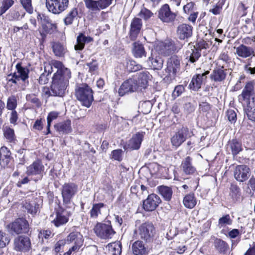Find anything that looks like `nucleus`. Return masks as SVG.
Returning a JSON list of instances; mask_svg holds the SVG:
<instances>
[{"label": "nucleus", "mask_w": 255, "mask_h": 255, "mask_svg": "<svg viewBox=\"0 0 255 255\" xmlns=\"http://www.w3.org/2000/svg\"><path fill=\"white\" fill-rule=\"evenodd\" d=\"M71 78L70 70L63 69L56 72L52 78L51 86L52 95L53 96L63 97Z\"/></svg>", "instance_id": "obj_1"}, {"label": "nucleus", "mask_w": 255, "mask_h": 255, "mask_svg": "<svg viewBox=\"0 0 255 255\" xmlns=\"http://www.w3.org/2000/svg\"><path fill=\"white\" fill-rule=\"evenodd\" d=\"M75 95L82 104L89 108L93 100V91L91 88L86 84H82L75 89Z\"/></svg>", "instance_id": "obj_2"}, {"label": "nucleus", "mask_w": 255, "mask_h": 255, "mask_svg": "<svg viewBox=\"0 0 255 255\" xmlns=\"http://www.w3.org/2000/svg\"><path fill=\"white\" fill-rule=\"evenodd\" d=\"M78 185L74 183L70 182L65 183L62 188V196L63 203L65 206L69 209L73 210L74 204L71 201V199L78 192Z\"/></svg>", "instance_id": "obj_3"}, {"label": "nucleus", "mask_w": 255, "mask_h": 255, "mask_svg": "<svg viewBox=\"0 0 255 255\" xmlns=\"http://www.w3.org/2000/svg\"><path fill=\"white\" fill-rule=\"evenodd\" d=\"M134 233L139 238L150 242L154 236V227L152 223L145 222L136 226Z\"/></svg>", "instance_id": "obj_4"}, {"label": "nucleus", "mask_w": 255, "mask_h": 255, "mask_svg": "<svg viewBox=\"0 0 255 255\" xmlns=\"http://www.w3.org/2000/svg\"><path fill=\"white\" fill-rule=\"evenodd\" d=\"M183 47V44L179 41L174 42L171 39H166L158 43L156 49L161 54L168 55L173 52H177Z\"/></svg>", "instance_id": "obj_5"}, {"label": "nucleus", "mask_w": 255, "mask_h": 255, "mask_svg": "<svg viewBox=\"0 0 255 255\" xmlns=\"http://www.w3.org/2000/svg\"><path fill=\"white\" fill-rule=\"evenodd\" d=\"M11 234L19 235L27 233L29 231L28 222L24 218H19L6 226Z\"/></svg>", "instance_id": "obj_6"}, {"label": "nucleus", "mask_w": 255, "mask_h": 255, "mask_svg": "<svg viewBox=\"0 0 255 255\" xmlns=\"http://www.w3.org/2000/svg\"><path fill=\"white\" fill-rule=\"evenodd\" d=\"M94 231L97 237L104 240L112 238L116 233L110 222L98 223L94 228Z\"/></svg>", "instance_id": "obj_7"}, {"label": "nucleus", "mask_w": 255, "mask_h": 255, "mask_svg": "<svg viewBox=\"0 0 255 255\" xmlns=\"http://www.w3.org/2000/svg\"><path fill=\"white\" fill-rule=\"evenodd\" d=\"M180 70V59L176 56H172L167 61L165 72L170 80L174 79Z\"/></svg>", "instance_id": "obj_8"}, {"label": "nucleus", "mask_w": 255, "mask_h": 255, "mask_svg": "<svg viewBox=\"0 0 255 255\" xmlns=\"http://www.w3.org/2000/svg\"><path fill=\"white\" fill-rule=\"evenodd\" d=\"M192 135V133L189 131L188 128L183 127L171 137V144L172 146L177 148Z\"/></svg>", "instance_id": "obj_9"}, {"label": "nucleus", "mask_w": 255, "mask_h": 255, "mask_svg": "<svg viewBox=\"0 0 255 255\" xmlns=\"http://www.w3.org/2000/svg\"><path fill=\"white\" fill-rule=\"evenodd\" d=\"M68 4L69 0H46L48 10L54 14H59L64 11Z\"/></svg>", "instance_id": "obj_10"}, {"label": "nucleus", "mask_w": 255, "mask_h": 255, "mask_svg": "<svg viewBox=\"0 0 255 255\" xmlns=\"http://www.w3.org/2000/svg\"><path fill=\"white\" fill-rule=\"evenodd\" d=\"M31 248L30 239L23 235L18 236L13 241V249L16 252H26Z\"/></svg>", "instance_id": "obj_11"}, {"label": "nucleus", "mask_w": 255, "mask_h": 255, "mask_svg": "<svg viewBox=\"0 0 255 255\" xmlns=\"http://www.w3.org/2000/svg\"><path fill=\"white\" fill-rule=\"evenodd\" d=\"M177 14L171 10L168 4H163L159 9L158 13V18L165 23L173 22Z\"/></svg>", "instance_id": "obj_12"}, {"label": "nucleus", "mask_w": 255, "mask_h": 255, "mask_svg": "<svg viewBox=\"0 0 255 255\" xmlns=\"http://www.w3.org/2000/svg\"><path fill=\"white\" fill-rule=\"evenodd\" d=\"M138 90L137 79L135 78H129L125 81L119 89V94L123 96L126 94L133 92Z\"/></svg>", "instance_id": "obj_13"}, {"label": "nucleus", "mask_w": 255, "mask_h": 255, "mask_svg": "<svg viewBox=\"0 0 255 255\" xmlns=\"http://www.w3.org/2000/svg\"><path fill=\"white\" fill-rule=\"evenodd\" d=\"M201 56L200 50L192 44L189 43L184 53L187 64L189 63H194L196 62Z\"/></svg>", "instance_id": "obj_14"}, {"label": "nucleus", "mask_w": 255, "mask_h": 255, "mask_svg": "<svg viewBox=\"0 0 255 255\" xmlns=\"http://www.w3.org/2000/svg\"><path fill=\"white\" fill-rule=\"evenodd\" d=\"M193 27L187 23L179 24L176 29V35L180 40L187 41L193 34Z\"/></svg>", "instance_id": "obj_15"}, {"label": "nucleus", "mask_w": 255, "mask_h": 255, "mask_svg": "<svg viewBox=\"0 0 255 255\" xmlns=\"http://www.w3.org/2000/svg\"><path fill=\"white\" fill-rule=\"evenodd\" d=\"M65 208V209L61 212H57L56 218L51 221L56 227L62 226L67 223L69 220V217L73 211L67 208L66 206Z\"/></svg>", "instance_id": "obj_16"}, {"label": "nucleus", "mask_w": 255, "mask_h": 255, "mask_svg": "<svg viewBox=\"0 0 255 255\" xmlns=\"http://www.w3.org/2000/svg\"><path fill=\"white\" fill-rule=\"evenodd\" d=\"M159 197L155 194H151L143 202V208L146 211H154L161 203Z\"/></svg>", "instance_id": "obj_17"}, {"label": "nucleus", "mask_w": 255, "mask_h": 255, "mask_svg": "<svg viewBox=\"0 0 255 255\" xmlns=\"http://www.w3.org/2000/svg\"><path fill=\"white\" fill-rule=\"evenodd\" d=\"M235 54L242 58H248V60L255 56V49L244 44L236 48Z\"/></svg>", "instance_id": "obj_18"}, {"label": "nucleus", "mask_w": 255, "mask_h": 255, "mask_svg": "<svg viewBox=\"0 0 255 255\" xmlns=\"http://www.w3.org/2000/svg\"><path fill=\"white\" fill-rule=\"evenodd\" d=\"M145 63L147 66L152 69L160 70L163 66V60L156 52H152L151 55Z\"/></svg>", "instance_id": "obj_19"}, {"label": "nucleus", "mask_w": 255, "mask_h": 255, "mask_svg": "<svg viewBox=\"0 0 255 255\" xmlns=\"http://www.w3.org/2000/svg\"><path fill=\"white\" fill-rule=\"evenodd\" d=\"M250 168L245 165L236 166L234 170V177L239 182H244L249 178Z\"/></svg>", "instance_id": "obj_20"}, {"label": "nucleus", "mask_w": 255, "mask_h": 255, "mask_svg": "<svg viewBox=\"0 0 255 255\" xmlns=\"http://www.w3.org/2000/svg\"><path fill=\"white\" fill-rule=\"evenodd\" d=\"M44 170V167L42 162L36 160L27 167L26 174L29 176L41 175Z\"/></svg>", "instance_id": "obj_21"}, {"label": "nucleus", "mask_w": 255, "mask_h": 255, "mask_svg": "<svg viewBox=\"0 0 255 255\" xmlns=\"http://www.w3.org/2000/svg\"><path fill=\"white\" fill-rule=\"evenodd\" d=\"M226 71V69H224L223 66H217L215 67L210 75L211 79L216 82L224 81L227 76Z\"/></svg>", "instance_id": "obj_22"}, {"label": "nucleus", "mask_w": 255, "mask_h": 255, "mask_svg": "<svg viewBox=\"0 0 255 255\" xmlns=\"http://www.w3.org/2000/svg\"><path fill=\"white\" fill-rule=\"evenodd\" d=\"M151 75L147 71L140 72L138 74L137 76H133L137 79L138 88L140 90L145 89L147 85L148 80L150 79Z\"/></svg>", "instance_id": "obj_23"}, {"label": "nucleus", "mask_w": 255, "mask_h": 255, "mask_svg": "<svg viewBox=\"0 0 255 255\" xmlns=\"http://www.w3.org/2000/svg\"><path fill=\"white\" fill-rule=\"evenodd\" d=\"M209 73L207 71L202 74H197L193 77L191 82L189 84V87L194 91H197L201 88L204 79L206 78V76Z\"/></svg>", "instance_id": "obj_24"}, {"label": "nucleus", "mask_w": 255, "mask_h": 255, "mask_svg": "<svg viewBox=\"0 0 255 255\" xmlns=\"http://www.w3.org/2000/svg\"><path fill=\"white\" fill-rule=\"evenodd\" d=\"M181 168L186 175H192L196 171V168L192 164V159L189 156L186 157L182 161Z\"/></svg>", "instance_id": "obj_25"}, {"label": "nucleus", "mask_w": 255, "mask_h": 255, "mask_svg": "<svg viewBox=\"0 0 255 255\" xmlns=\"http://www.w3.org/2000/svg\"><path fill=\"white\" fill-rule=\"evenodd\" d=\"M141 20L139 18H134L130 23V36L132 40H134L139 33L142 27Z\"/></svg>", "instance_id": "obj_26"}, {"label": "nucleus", "mask_w": 255, "mask_h": 255, "mask_svg": "<svg viewBox=\"0 0 255 255\" xmlns=\"http://www.w3.org/2000/svg\"><path fill=\"white\" fill-rule=\"evenodd\" d=\"M143 136V132H137L133 135L128 141V147L131 149H138L140 147Z\"/></svg>", "instance_id": "obj_27"}, {"label": "nucleus", "mask_w": 255, "mask_h": 255, "mask_svg": "<svg viewBox=\"0 0 255 255\" xmlns=\"http://www.w3.org/2000/svg\"><path fill=\"white\" fill-rule=\"evenodd\" d=\"M54 128L60 134H67L71 132V121H65L58 123L54 126Z\"/></svg>", "instance_id": "obj_28"}, {"label": "nucleus", "mask_w": 255, "mask_h": 255, "mask_svg": "<svg viewBox=\"0 0 255 255\" xmlns=\"http://www.w3.org/2000/svg\"><path fill=\"white\" fill-rule=\"evenodd\" d=\"M213 244L215 249L220 253H225L229 249V245L221 239L215 238Z\"/></svg>", "instance_id": "obj_29"}, {"label": "nucleus", "mask_w": 255, "mask_h": 255, "mask_svg": "<svg viewBox=\"0 0 255 255\" xmlns=\"http://www.w3.org/2000/svg\"><path fill=\"white\" fill-rule=\"evenodd\" d=\"M184 206L189 209H193L197 204V200L194 194L190 193L185 195L183 200Z\"/></svg>", "instance_id": "obj_30"}, {"label": "nucleus", "mask_w": 255, "mask_h": 255, "mask_svg": "<svg viewBox=\"0 0 255 255\" xmlns=\"http://www.w3.org/2000/svg\"><path fill=\"white\" fill-rule=\"evenodd\" d=\"M10 156L9 150L5 146L1 147L0 149V164L2 166L7 165L9 162Z\"/></svg>", "instance_id": "obj_31"}, {"label": "nucleus", "mask_w": 255, "mask_h": 255, "mask_svg": "<svg viewBox=\"0 0 255 255\" xmlns=\"http://www.w3.org/2000/svg\"><path fill=\"white\" fill-rule=\"evenodd\" d=\"M241 190L236 184H232L230 188V196L234 202L239 201L241 197Z\"/></svg>", "instance_id": "obj_32"}, {"label": "nucleus", "mask_w": 255, "mask_h": 255, "mask_svg": "<svg viewBox=\"0 0 255 255\" xmlns=\"http://www.w3.org/2000/svg\"><path fill=\"white\" fill-rule=\"evenodd\" d=\"M17 72H16V79L18 78L24 81L28 77L29 70L26 68L22 67L19 63L16 65Z\"/></svg>", "instance_id": "obj_33"}, {"label": "nucleus", "mask_w": 255, "mask_h": 255, "mask_svg": "<svg viewBox=\"0 0 255 255\" xmlns=\"http://www.w3.org/2000/svg\"><path fill=\"white\" fill-rule=\"evenodd\" d=\"M93 40L92 38L90 37H86L83 34H80L77 38V44L75 45L76 50H82L85 46L86 42H90Z\"/></svg>", "instance_id": "obj_34"}, {"label": "nucleus", "mask_w": 255, "mask_h": 255, "mask_svg": "<svg viewBox=\"0 0 255 255\" xmlns=\"http://www.w3.org/2000/svg\"><path fill=\"white\" fill-rule=\"evenodd\" d=\"M107 248L110 255H120L122 253V245L119 242L110 244Z\"/></svg>", "instance_id": "obj_35"}, {"label": "nucleus", "mask_w": 255, "mask_h": 255, "mask_svg": "<svg viewBox=\"0 0 255 255\" xmlns=\"http://www.w3.org/2000/svg\"><path fill=\"white\" fill-rule=\"evenodd\" d=\"M159 194L166 201H170L172 196L173 191L170 187L166 186H160L158 187Z\"/></svg>", "instance_id": "obj_36"}, {"label": "nucleus", "mask_w": 255, "mask_h": 255, "mask_svg": "<svg viewBox=\"0 0 255 255\" xmlns=\"http://www.w3.org/2000/svg\"><path fill=\"white\" fill-rule=\"evenodd\" d=\"M132 252L135 255H143L146 253V250L142 241L135 242L132 246Z\"/></svg>", "instance_id": "obj_37"}, {"label": "nucleus", "mask_w": 255, "mask_h": 255, "mask_svg": "<svg viewBox=\"0 0 255 255\" xmlns=\"http://www.w3.org/2000/svg\"><path fill=\"white\" fill-rule=\"evenodd\" d=\"M53 51L55 56L62 57L66 52L65 46L59 42H54L52 44Z\"/></svg>", "instance_id": "obj_38"}, {"label": "nucleus", "mask_w": 255, "mask_h": 255, "mask_svg": "<svg viewBox=\"0 0 255 255\" xmlns=\"http://www.w3.org/2000/svg\"><path fill=\"white\" fill-rule=\"evenodd\" d=\"M246 113L249 119L255 122V98L252 99L247 108Z\"/></svg>", "instance_id": "obj_39"}, {"label": "nucleus", "mask_w": 255, "mask_h": 255, "mask_svg": "<svg viewBox=\"0 0 255 255\" xmlns=\"http://www.w3.org/2000/svg\"><path fill=\"white\" fill-rule=\"evenodd\" d=\"M105 206L102 203L94 204L90 211V217L93 219H97L99 215L101 214V209Z\"/></svg>", "instance_id": "obj_40"}, {"label": "nucleus", "mask_w": 255, "mask_h": 255, "mask_svg": "<svg viewBox=\"0 0 255 255\" xmlns=\"http://www.w3.org/2000/svg\"><path fill=\"white\" fill-rule=\"evenodd\" d=\"M133 54L136 58H141L145 56V51L142 44L137 42L134 43Z\"/></svg>", "instance_id": "obj_41"}, {"label": "nucleus", "mask_w": 255, "mask_h": 255, "mask_svg": "<svg viewBox=\"0 0 255 255\" xmlns=\"http://www.w3.org/2000/svg\"><path fill=\"white\" fill-rule=\"evenodd\" d=\"M66 241L68 243H83V236L79 232H72L67 236Z\"/></svg>", "instance_id": "obj_42"}, {"label": "nucleus", "mask_w": 255, "mask_h": 255, "mask_svg": "<svg viewBox=\"0 0 255 255\" xmlns=\"http://www.w3.org/2000/svg\"><path fill=\"white\" fill-rule=\"evenodd\" d=\"M86 7L90 11H99L101 10L98 0H85Z\"/></svg>", "instance_id": "obj_43"}, {"label": "nucleus", "mask_w": 255, "mask_h": 255, "mask_svg": "<svg viewBox=\"0 0 255 255\" xmlns=\"http://www.w3.org/2000/svg\"><path fill=\"white\" fill-rule=\"evenodd\" d=\"M25 15V12L22 10L18 11L15 9L11 10L7 14V18L9 20H18Z\"/></svg>", "instance_id": "obj_44"}, {"label": "nucleus", "mask_w": 255, "mask_h": 255, "mask_svg": "<svg viewBox=\"0 0 255 255\" xmlns=\"http://www.w3.org/2000/svg\"><path fill=\"white\" fill-rule=\"evenodd\" d=\"M3 134L5 138L9 142L15 139V136L13 129L6 126L3 128Z\"/></svg>", "instance_id": "obj_45"}, {"label": "nucleus", "mask_w": 255, "mask_h": 255, "mask_svg": "<svg viewBox=\"0 0 255 255\" xmlns=\"http://www.w3.org/2000/svg\"><path fill=\"white\" fill-rule=\"evenodd\" d=\"M78 15L77 8H73L67 14L64 19V22L66 25H69L72 23L73 20Z\"/></svg>", "instance_id": "obj_46"}, {"label": "nucleus", "mask_w": 255, "mask_h": 255, "mask_svg": "<svg viewBox=\"0 0 255 255\" xmlns=\"http://www.w3.org/2000/svg\"><path fill=\"white\" fill-rule=\"evenodd\" d=\"M230 146L234 155L238 154L242 150L241 143L236 139H233L230 143Z\"/></svg>", "instance_id": "obj_47"}, {"label": "nucleus", "mask_w": 255, "mask_h": 255, "mask_svg": "<svg viewBox=\"0 0 255 255\" xmlns=\"http://www.w3.org/2000/svg\"><path fill=\"white\" fill-rule=\"evenodd\" d=\"M127 68L130 72H135L141 69L142 66L137 64L135 61L129 59L127 61Z\"/></svg>", "instance_id": "obj_48"}, {"label": "nucleus", "mask_w": 255, "mask_h": 255, "mask_svg": "<svg viewBox=\"0 0 255 255\" xmlns=\"http://www.w3.org/2000/svg\"><path fill=\"white\" fill-rule=\"evenodd\" d=\"M17 105V99L14 95H11L7 98L6 109L8 110L15 111Z\"/></svg>", "instance_id": "obj_49"}, {"label": "nucleus", "mask_w": 255, "mask_h": 255, "mask_svg": "<svg viewBox=\"0 0 255 255\" xmlns=\"http://www.w3.org/2000/svg\"><path fill=\"white\" fill-rule=\"evenodd\" d=\"M13 4V0H2L0 7V16H2Z\"/></svg>", "instance_id": "obj_50"}, {"label": "nucleus", "mask_w": 255, "mask_h": 255, "mask_svg": "<svg viewBox=\"0 0 255 255\" xmlns=\"http://www.w3.org/2000/svg\"><path fill=\"white\" fill-rule=\"evenodd\" d=\"M232 222L233 221L231 219L230 215L227 214L219 219L218 226L221 228L225 227L227 225H231Z\"/></svg>", "instance_id": "obj_51"}, {"label": "nucleus", "mask_w": 255, "mask_h": 255, "mask_svg": "<svg viewBox=\"0 0 255 255\" xmlns=\"http://www.w3.org/2000/svg\"><path fill=\"white\" fill-rule=\"evenodd\" d=\"M149 170L152 174H162L164 170H165V168L161 166L156 163H153L150 164Z\"/></svg>", "instance_id": "obj_52"}, {"label": "nucleus", "mask_w": 255, "mask_h": 255, "mask_svg": "<svg viewBox=\"0 0 255 255\" xmlns=\"http://www.w3.org/2000/svg\"><path fill=\"white\" fill-rule=\"evenodd\" d=\"M252 94V93L243 90L242 94L238 97L239 102L247 104L248 106L249 102H251L250 101H249V100Z\"/></svg>", "instance_id": "obj_53"}, {"label": "nucleus", "mask_w": 255, "mask_h": 255, "mask_svg": "<svg viewBox=\"0 0 255 255\" xmlns=\"http://www.w3.org/2000/svg\"><path fill=\"white\" fill-rule=\"evenodd\" d=\"M10 242V239L6 234L2 231H0V248H4Z\"/></svg>", "instance_id": "obj_54"}, {"label": "nucleus", "mask_w": 255, "mask_h": 255, "mask_svg": "<svg viewBox=\"0 0 255 255\" xmlns=\"http://www.w3.org/2000/svg\"><path fill=\"white\" fill-rule=\"evenodd\" d=\"M83 243H75L74 245L70 248L67 252L64 254L63 255H71L73 254L79 252L80 248L83 246Z\"/></svg>", "instance_id": "obj_55"}, {"label": "nucleus", "mask_w": 255, "mask_h": 255, "mask_svg": "<svg viewBox=\"0 0 255 255\" xmlns=\"http://www.w3.org/2000/svg\"><path fill=\"white\" fill-rule=\"evenodd\" d=\"M26 99L27 102H30L34 104L37 107H39L41 105L39 100L36 97L35 95L29 94L26 96Z\"/></svg>", "instance_id": "obj_56"}, {"label": "nucleus", "mask_w": 255, "mask_h": 255, "mask_svg": "<svg viewBox=\"0 0 255 255\" xmlns=\"http://www.w3.org/2000/svg\"><path fill=\"white\" fill-rule=\"evenodd\" d=\"M20 2L23 8L27 12L29 13L33 12V7L31 5V0H21Z\"/></svg>", "instance_id": "obj_57"}, {"label": "nucleus", "mask_w": 255, "mask_h": 255, "mask_svg": "<svg viewBox=\"0 0 255 255\" xmlns=\"http://www.w3.org/2000/svg\"><path fill=\"white\" fill-rule=\"evenodd\" d=\"M153 14V13L150 10L146 8H142L139 13V15L145 20L150 18Z\"/></svg>", "instance_id": "obj_58"}, {"label": "nucleus", "mask_w": 255, "mask_h": 255, "mask_svg": "<svg viewBox=\"0 0 255 255\" xmlns=\"http://www.w3.org/2000/svg\"><path fill=\"white\" fill-rule=\"evenodd\" d=\"M244 69L247 74L251 75L255 74V67H252L250 60H248L247 63L244 66Z\"/></svg>", "instance_id": "obj_59"}, {"label": "nucleus", "mask_w": 255, "mask_h": 255, "mask_svg": "<svg viewBox=\"0 0 255 255\" xmlns=\"http://www.w3.org/2000/svg\"><path fill=\"white\" fill-rule=\"evenodd\" d=\"M122 149L114 150L112 152V158L115 160L121 161L122 159Z\"/></svg>", "instance_id": "obj_60"}, {"label": "nucleus", "mask_w": 255, "mask_h": 255, "mask_svg": "<svg viewBox=\"0 0 255 255\" xmlns=\"http://www.w3.org/2000/svg\"><path fill=\"white\" fill-rule=\"evenodd\" d=\"M89 67V71L93 74H95L98 69V65L96 61L93 60L92 62L87 63Z\"/></svg>", "instance_id": "obj_61"}, {"label": "nucleus", "mask_w": 255, "mask_h": 255, "mask_svg": "<svg viewBox=\"0 0 255 255\" xmlns=\"http://www.w3.org/2000/svg\"><path fill=\"white\" fill-rule=\"evenodd\" d=\"M184 91V87L182 85H178L175 87L172 93L174 98L179 97Z\"/></svg>", "instance_id": "obj_62"}, {"label": "nucleus", "mask_w": 255, "mask_h": 255, "mask_svg": "<svg viewBox=\"0 0 255 255\" xmlns=\"http://www.w3.org/2000/svg\"><path fill=\"white\" fill-rule=\"evenodd\" d=\"M211 109V105L206 102H202L199 104V110L204 113L208 112Z\"/></svg>", "instance_id": "obj_63"}, {"label": "nucleus", "mask_w": 255, "mask_h": 255, "mask_svg": "<svg viewBox=\"0 0 255 255\" xmlns=\"http://www.w3.org/2000/svg\"><path fill=\"white\" fill-rule=\"evenodd\" d=\"M195 3L193 2H188L183 6V11L186 14L191 13L194 9Z\"/></svg>", "instance_id": "obj_64"}]
</instances>
